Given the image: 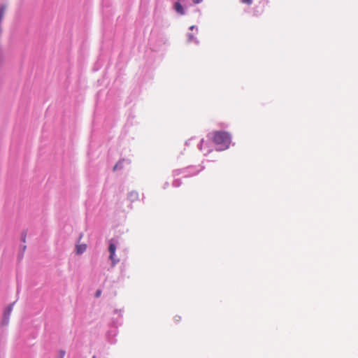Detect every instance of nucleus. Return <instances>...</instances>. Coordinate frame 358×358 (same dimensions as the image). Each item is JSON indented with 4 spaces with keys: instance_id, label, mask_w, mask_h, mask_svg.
Listing matches in <instances>:
<instances>
[{
    "instance_id": "obj_1",
    "label": "nucleus",
    "mask_w": 358,
    "mask_h": 358,
    "mask_svg": "<svg viewBox=\"0 0 358 358\" xmlns=\"http://www.w3.org/2000/svg\"><path fill=\"white\" fill-rule=\"evenodd\" d=\"M210 139L217 146V150H224L229 148L231 136L227 131H217L210 134Z\"/></svg>"
},
{
    "instance_id": "obj_2",
    "label": "nucleus",
    "mask_w": 358,
    "mask_h": 358,
    "mask_svg": "<svg viewBox=\"0 0 358 358\" xmlns=\"http://www.w3.org/2000/svg\"><path fill=\"white\" fill-rule=\"evenodd\" d=\"M110 252V259L112 260V265L114 266L117 260L115 259L114 256L116 250V245L110 243L108 248Z\"/></svg>"
},
{
    "instance_id": "obj_3",
    "label": "nucleus",
    "mask_w": 358,
    "mask_h": 358,
    "mask_svg": "<svg viewBox=\"0 0 358 358\" xmlns=\"http://www.w3.org/2000/svg\"><path fill=\"white\" fill-rule=\"evenodd\" d=\"M76 254L81 255L86 250L87 245H86V244H78L76 245Z\"/></svg>"
},
{
    "instance_id": "obj_4",
    "label": "nucleus",
    "mask_w": 358,
    "mask_h": 358,
    "mask_svg": "<svg viewBox=\"0 0 358 358\" xmlns=\"http://www.w3.org/2000/svg\"><path fill=\"white\" fill-rule=\"evenodd\" d=\"M174 8L176 11L179 13L180 15H185V10L183 9V7L179 2H176L174 5Z\"/></svg>"
},
{
    "instance_id": "obj_5",
    "label": "nucleus",
    "mask_w": 358,
    "mask_h": 358,
    "mask_svg": "<svg viewBox=\"0 0 358 358\" xmlns=\"http://www.w3.org/2000/svg\"><path fill=\"white\" fill-rule=\"evenodd\" d=\"M122 166V162H118L115 166L113 167V170L116 171L117 169L121 168Z\"/></svg>"
},
{
    "instance_id": "obj_6",
    "label": "nucleus",
    "mask_w": 358,
    "mask_h": 358,
    "mask_svg": "<svg viewBox=\"0 0 358 358\" xmlns=\"http://www.w3.org/2000/svg\"><path fill=\"white\" fill-rule=\"evenodd\" d=\"M11 311H12V306H10L8 308L7 310L6 311L5 315H7L8 316L10 314Z\"/></svg>"
},
{
    "instance_id": "obj_7",
    "label": "nucleus",
    "mask_w": 358,
    "mask_h": 358,
    "mask_svg": "<svg viewBox=\"0 0 358 358\" xmlns=\"http://www.w3.org/2000/svg\"><path fill=\"white\" fill-rule=\"evenodd\" d=\"M242 2L243 3H245V4H248V5H250L252 3V0H242Z\"/></svg>"
},
{
    "instance_id": "obj_8",
    "label": "nucleus",
    "mask_w": 358,
    "mask_h": 358,
    "mask_svg": "<svg viewBox=\"0 0 358 358\" xmlns=\"http://www.w3.org/2000/svg\"><path fill=\"white\" fill-rule=\"evenodd\" d=\"M101 291L99 289L96 292L95 296L98 298L101 296Z\"/></svg>"
},
{
    "instance_id": "obj_9",
    "label": "nucleus",
    "mask_w": 358,
    "mask_h": 358,
    "mask_svg": "<svg viewBox=\"0 0 358 358\" xmlns=\"http://www.w3.org/2000/svg\"><path fill=\"white\" fill-rule=\"evenodd\" d=\"M203 0H192L193 3H195V4H197V3H199L202 1Z\"/></svg>"
},
{
    "instance_id": "obj_10",
    "label": "nucleus",
    "mask_w": 358,
    "mask_h": 358,
    "mask_svg": "<svg viewBox=\"0 0 358 358\" xmlns=\"http://www.w3.org/2000/svg\"><path fill=\"white\" fill-rule=\"evenodd\" d=\"M64 355H65L64 351H60V358H64Z\"/></svg>"
},
{
    "instance_id": "obj_11",
    "label": "nucleus",
    "mask_w": 358,
    "mask_h": 358,
    "mask_svg": "<svg viewBox=\"0 0 358 358\" xmlns=\"http://www.w3.org/2000/svg\"><path fill=\"white\" fill-rule=\"evenodd\" d=\"M189 41H192V40H193L194 36H193V35L189 34Z\"/></svg>"
},
{
    "instance_id": "obj_12",
    "label": "nucleus",
    "mask_w": 358,
    "mask_h": 358,
    "mask_svg": "<svg viewBox=\"0 0 358 358\" xmlns=\"http://www.w3.org/2000/svg\"><path fill=\"white\" fill-rule=\"evenodd\" d=\"M173 185L176 186V187H178V186H179V184L176 183V181H174Z\"/></svg>"
},
{
    "instance_id": "obj_13",
    "label": "nucleus",
    "mask_w": 358,
    "mask_h": 358,
    "mask_svg": "<svg viewBox=\"0 0 358 358\" xmlns=\"http://www.w3.org/2000/svg\"><path fill=\"white\" fill-rule=\"evenodd\" d=\"M194 26H191L190 27V29H194Z\"/></svg>"
},
{
    "instance_id": "obj_14",
    "label": "nucleus",
    "mask_w": 358,
    "mask_h": 358,
    "mask_svg": "<svg viewBox=\"0 0 358 358\" xmlns=\"http://www.w3.org/2000/svg\"><path fill=\"white\" fill-rule=\"evenodd\" d=\"M92 358H96V357H95V356H93V357H92Z\"/></svg>"
}]
</instances>
